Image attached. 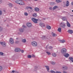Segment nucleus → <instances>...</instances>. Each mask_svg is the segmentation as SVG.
I'll return each instance as SVG.
<instances>
[{
    "instance_id": "nucleus-7",
    "label": "nucleus",
    "mask_w": 73,
    "mask_h": 73,
    "mask_svg": "<svg viewBox=\"0 0 73 73\" xmlns=\"http://www.w3.org/2000/svg\"><path fill=\"white\" fill-rule=\"evenodd\" d=\"M15 51L16 52H20L21 51V49L19 48H16L15 49Z\"/></svg>"
},
{
    "instance_id": "nucleus-60",
    "label": "nucleus",
    "mask_w": 73,
    "mask_h": 73,
    "mask_svg": "<svg viewBox=\"0 0 73 73\" xmlns=\"http://www.w3.org/2000/svg\"><path fill=\"white\" fill-rule=\"evenodd\" d=\"M15 72L16 73H19V72H18L17 71H15Z\"/></svg>"
},
{
    "instance_id": "nucleus-58",
    "label": "nucleus",
    "mask_w": 73,
    "mask_h": 73,
    "mask_svg": "<svg viewBox=\"0 0 73 73\" xmlns=\"http://www.w3.org/2000/svg\"><path fill=\"white\" fill-rule=\"evenodd\" d=\"M18 35H21V33H20V32H19L18 33Z\"/></svg>"
},
{
    "instance_id": "nucleus-59",
    "label": "nucleus",
    "mask_w": 73,
    "mask_h": 73,
    "mask_svg": "<svg viewBox=\"0 0 73 73\" xmlns=\"http://www.w3.org/2000/svg\"><path fill=\"white\" fill-rule=\"evenodd\" d=\"M71 5H73V2H72L71 3Z\"/></svg>"
},
{
    "instance_id": "nucleus-25",
    "label": "nucleus",
    "mask_w": 73,
    "mask_h": 73,
    "mask_svg": "<svg viewBox=\"0 0 73 73\" xmlns=\"http://www.w3.org/2000/svg\"><path fill=\"white\" fill-rule=\"evenodd\" d=\"M56 3H59L61 2V0H56Z\"/></svg>"
},
{
    "instance_id": "nucleus-32",
    "label": "nucleus",
    "mask_w": 73,
    "mask_h": 73,
    "mask_svg": "<svg viewBox=\"0 0 73 73\" xmlns=\"http://www.w3.org/2000/svg\"><path fill=\"white\" fill-rule=\"evenodd\" d=\"M51 64H52V65H55V64H56V62H50Z\"/></svg>"
},
{
    "instance_id": "nucleus-6",
    "label": "nucleus",
    "mask_w": 73,
    "mask_h": 73,
    "mask_svg": "<svg viewBox=\"0 0 73 73\" xmlns=\"http://www.w3.org/2000/svg\"><path fill=\"white\" fill-rule=\"evenodd\" d=\"M0 44L3 46H7L6 43L4 42H0Z\"/></svg>"
},
{
    "instance_id": "nucleus-5",
    "label": "nucleus",
    "mask_w": 73,
    "mask_h": 73,
    "mask_svg": "<svg viewBox=\"0 0 73 73\" xmlns=\"http://www.w3.org/2000/svg\"><path fill=\"white\" fill-rule=\"evenodd\" d=\"M0 44L3 46H7L6 43L4 42H0Z\"/></svg>"
},
{
    "instance_id": "nucleus-64",
    "label": "nucleus",
    "mask_w": 73,
    "mask_h": 73,
    "mask_svg": "<svg viewBox=\"0 0 73 73\" xmlns=\"http://www.w3.org/2000/svg\"><path fill=\"white\" fill-rule=\"evenodd\" d=\"M72 12H73V10H72Z\"/></svg>"
},
{
    "instance_id": "nucleus-16",
    "label": "nucleus",
    "mask_w": 73,
    "mask_h": 73,
    "mask_svg": "<svg viewBox=\"0 0 73 73\" xmlns=\"http://www.w3.org/2000/svg\"><path fill=\"white\" fill-rule=\"evenodd\" d=\"M63 21H66V18L65 17H63L62 18Z\"/></svg>"
},
{
    "instance_id": "nucleus-55",
    "label": "nucleus",
    "mask_w": 73,
    "mask_h": 73,
    "mask_svg": "<svg viewBox=\"0 0 73 73\" xmlns=\"http://www.w3.org/2000/svg\"><path fill=\"white\" fill-rule=\"evenodd\" d=\"M70 15L71 17H73V15H71L70 14Z\"/></svg>"
},
{
    "instance_id": "nucleus-38",
    "label": "nucleus",
    "mask_w": 73,
    "mask_h": 73,
    "mask_svg": "<svg viewBox=\"0 0 73 73\" xmlns=\"http://www.w3.org/2000/svg\"><path fill=\"white\" fill-rule=\"evenodd\" d=\"M19 42H20L19 41L17 40L15 41V43L16 44H18V43H19Z\"/></svg>"
},
{
    "instance_id": "nucleus-57",
    "label": "nucleus",
    "mask_w": 73,
    "mask_h": 73,
    "mask_svg": "<svg viewBox=\"0 0 73 73\" xmlns=\"http://www.w3.org/2000/svg\"><path fill=\"white\" fill-rule=\"evenodd\" d=\"M29 7H26V8H27V9H29Z\"/></svg>"
},
{
    "instance_id": "nucleus-12",
    "label": "nucleus",
    "mask_w": 73,
    "mask_h": 73,
    "mask_svg": "<svg viewBox=\"0 0 73 73\" xmlns=\"http://www.w3.org/2000/svg\"><path fill=\"white\" fill-rule=\"evenodd\" d=\"M24 31H25V30L23 28H21L19 29V31L21 33H23Z\"/></svg>"
},
{
    "instance_id": "nucleus-26",
    "label": "nucleus",
    "mask_w": 73,
    "mask_h": 73,
    "mask_svg": "<svg viewBox=\"0 0 73 73\" xmlns=\"http://www.w3.org/2000/svg\"><path fill=\"white\" fill-rule=\"evenodd\" d=\"M58 32H61V28H59L58 29Z\"/></svg>"
},
{
    "instance_id": "nucleus-63",
    "label": "nucleus",
    "mask_w": 73,
    "mask_h": 73,
    "mask_svg": "<svg viewBox=\"0 0 73 73\" xmlns=\"http://www.w3.org/2000/svg\"><path fill=\"white\" fill-rule=\"evenodd\" d=\"M35 1H37V0H34Z\"/></svg>"
},
{
    "instance_id": "nucleus-46",
    "label": "nucleus",
    "mask_w": 73,
    "mask_h": 73,
    "mask_svg": "<svg viewBox=\"0 0 73 73\" xmlns=\"http://www.w3.org/2000/svg\"><path fill=\"white\" fill-rule=\"evenodd\" d=\"M66 7H68V6H69V4L66 3Z\"/></svg>"
},
{
    "instance_id": "nucleus-47",
    "label": "nucleus",
    "mask_w": 73,
    "mask_h": 73,
    "mask_svg": "<svg viewBox=\"0 0 73 73\" xmlns=\"http://www.w3.org/2000/svg\"><path fill=\"white\" fill-rule=\"evenodd\" d=\"M31 57H35V56L33 54L32 55Z\"/></svg>"
},
{
    "instance_id": "nucleus-62",
    "label": "nucleus",
    "mask_w": 73,
    "mask_h": 73,
    "mask_svg": "<svg viewBox=\"0 0 73 73\" xmlns=\"http://www.w3.org/2000/svg\"><path fill=\"white\" fill-rule=\"evenodd\" d=\"M3 11L4 12H5V10H3Z\"/></svg>"
},
{
    "instance_id": "nucleus-31",
    "label": "nucleus",
    "mask_w": 73,
    "mask_h": 73,
    "mask_svg": "<svg viewBox=\"0 0 73 73\" xmlns=\"http://www.w3.org/2000/svg\"><path fill=\"white\" fill-rule=\"evenodd\" d=\"M8 5L10 7H12V4L11 3H9Z\"/></svg>"
},
{
    "instance_id": "nucleus-39",
    "label": "nucleus",
    "mask_w": 73,
    "mask_h": 73,
    "mask_svg": "<svg viewBox=\"0 0 73 73\" xmlns=\"http://www.w3.org/2000/svg\"><path fill=\"white\" fill-rule=\"evenodd\" d=\"M4 54V53L2 52H0V55H2L3 56Z\"/></svg>"
},
{
    "instance_id": "nucleus-29",
    "label": "nucleus",
    "mask_w": 73,
    "mask_h": 73,
    "mask_svg": "<svg viewBox=\"0 0 73 73\" xmlns=\"http://www.w3.org/2000/svg\"><path fill=\"white\" fill-rule=\"evenodd\" d=\"M3 27H2L1 26H0V32H1L3 31Z\"/></svg>"
},
{
    "instance_id": "nucleus-35",
    "label": "nucleus",
    "mask_w": 73,
    "mask_h": 73,
    "mask_svg": "<svg viewBox=\"0 0 73 73\" xmlns=\"http://www.w3.org/2000/svg\"><path fill=\"white\" fill-rule=\"evenodd\" d=\"M50 73H56V72L53 71V70H51L50 71Z\"/></svg>"
},
{
    "instance_id": "nucleus-42",
    "label": "nucleus",
    "mask_w": 73,
    "mask_h": 73,
    "mask_svg": "<svg viewBox=\"0 0 73 73\" xmlns=\"http://www.w3.org/2000/svg\"><path fill=\"white\" fill-rule=\"evenodd\" d=\"M46 38V37L45 36H43L42 37V38Z\"/></svg>"
},
{
    "instance_id": "nucleus-50",
    "label": "nucleus",
    "mask_w": 73,
    "mask_h": 73,
    "mask_svg": "<svg viewBox=\"0 0 73 73\" xmlns=\"http://www.w3.org/2000/svg\"><path fill=\"white\" fill-rule=\"evenodd\" d=\"M66 4H69V2L68 1H67L66 2Z\"/></svg>"
},
{
    "instance_id": "nucleus-17",
    "label": "nucleus",
    "mask_w": 73,
    "mask_h": 73,
    "mask_svg": "<svg viewBox=\"0 0 73 73\" xmlns=\"http://www.w3.org/2000/svg\"><path fill=\"white\" fill-rule=\"evenodd\" d=\"M67 27H70V23L68 22V21H67Z\"/></svg>"
},
{
    "instance_id": "nucleus-61",
    "label": "nucleus",
    "mask_w": 73,
    "mask_h": 73,
    "mask_svg": "<svg viewBox=\"0 0 73 73\" xmlns=\"http://www.w3.org/2000/svg\"><path fill=\"white\" fill-rule=\"evenodd\" d=\"M43 20H45V18H43Z\"/></svg>"
},
{
    "instance_id": "nucleus-24",
    "label": "nucleus",
    "mask_w": 73,
    "mask_h": 73,
    "mask_svg": "<svg viewBox=\"0 0 73 73\" xmlns=\"http://www.w3.org/2000/svg\"><path fill=\"white\" fill-rule=\"evenodd\" d=\"M58 7L56 6H55L54 7H53V10H55L56 8H58Z\"/></svg>"
},
{
    "instance_id": "nucleus-48",
    "label": "nucleus",
    "mask_w": 73,
    "mask_h": 73,
    "mask_svg": "<svg viewBox=\"0 0 73 73\" xmlns=\"http://www.w3.org/2000/svg\"><path fill=\"white\" fill-rule=\"evenodd\" d=\"M21 52L22 53H24V50H21Z\"/></svg>"
},
{
    "instance_id": "nucleus-54",
    "label": "nucleus",
    "mask_w": 73,
    "mask_h": 73,
    "mask_svg": "<svg viewBox=\"0 0 73 73\" xmlns=\"http://www.w3.org/2000/svg\"><path fill=\"white\" fill-rule=\"evenodd\" d=\"M38 67L37 66H36L35 67V69H37Z\"/></svg>"
},
{
    "instance_id": "nucleus-4",
    "label": "nucleus",
    "mask_w": 73,
    "mask_h": 73,
    "mask_svg": "<svg viewBox=\"0 0 73 73\" xmlns=\"http://www.w3.org/2000/svg\"><path fill=\"white\" fill-rule=\"evenodd\" d=\"M31 44L34 47H36L37 46V43L36 42L33 41L32 42Z\"/></svg>"
},
{
    "instance_id": "nucleus-18",
    "label": "nucleus",
    "mask_w": 73,
    "mask_h": 73,
    "mask_svg": "<svg viewBox=\"0 0 73 73\" xmlns=\"http://www.w3.org/2000/svg\"><path fill=\"white\" fill-rule=\"evenodd\" d=\"M59 41H60L61 43H64V42H65V40H60Z\"/></svg>"
},
{
    "instance_id": "nucleus-34",
    "label": "nucleus",
    "mask_w": 73,
    "mask_h": 73,
    "mask_svg": "<svg viewBox=\"0 0 73 73\" xmlns=\"http://www.w3.org/2000/svg\"><path fill=\"white\" fill-rule=\"evenodd\" d=\"M22 42H23L25 43L26 42V40H25V39H23L22 40Z\"/></svg>"
},
{
    "instance_id": "nucleus-51",
    "label": "nucleus",
    "mask_w": 73,
    "mask_h": 73,
    "mask_svg": "<svg viewBox=\"0 0 73 73\" xmlns=\"http://www.w3.org/2000/svg\"><path fill=\"white\" fill-rule=\"evenodd\" d=\"M63 73H67V72H65V71H63Z\"/></svg>"
},
{
    "instance_id": "nucleus-21",
    "label": "nucleus",
    "mask_w": 73,
    "mask_h": 73,
    "mask_svg": "<svg viewBox=\"0 0 73 73\" xmlns=\"http://www.w3.org/2000/svg\"><path fill=\"white\" fill-rule=\"evenodd\" d=\"M69 59L72 62H73V58L72 57H69Z\"/></svg>"
},
{
    "instance_id": "nucleus-2",
    "label": "nucleus",
    "mask_w": 73,
    "mask_h": 73,
    "mask_svg": "<svg viewBox=\"0 0 73 73\" xmlns=\"http://www.w3.org/2000/svg\"><path fill=\"white\" fill-rule=\"evenodd\" d=\"M31 20H32L33 21L34 23H35V24H37L38 23L37 21H38V19H36L35 18H31Z\"/></svg>"
},
{
    "instance_id": "nucleus-30",
    "label": "nucleus",
    "mask_w": 73,
    "mask_h": 73,
    "mask_svg": "<svg viewBox=\"0 0 73 73\" xmlns=\"http://www.w3.org/2000/svg\"><path fill=\"white\" fill-rule=\"evenodd\" d=\"M52 36H53V37H56V36H57V34H56L55 33H53L52 34Z\"/></svg>"
},
{
    "instance_id": "nucleus-14",
    "label": "nucleus",
    "mask_w": 73,
    "mask_h": 73,
    "mask_svg": "<svg viewBox=\"0 0 73 73\" xmlns=\"http://www.w3.org/2000/svg\"><path fill=\"white\" fill-rule=\"evenodd\" d=\"M39 25L41 27H43L45 26V25H44V24L43 23H39Z\"/></svg>"
},
{
    "instance_id": "nucleus-10",
    "label": "nucleus",
    "mask_w": 73,
    "mask_h": 73,
    "mask_svg": "<svg viewBox=\"0 0 73 73\" xmlns=\"http://www.w3.org/2000/svg\"><path fill=\"white\" fill-rule=\"evenodd\" d=\"M10 42L11 44H14V41H13V39L12 38H10Z\"/></svg>"
},
{
    "instance_id": "nucleus-23",
    "label": "nucleus",
    "mask_w": 73,
    "mask_h": 73,
    "mask_svg": "<svg viewBox=\"0 0 73 73\" xmlns=\"http://www.w3.org/2000/svg\"><path fill=\"white\" fill-rule=\"evenodd\" d=\"M45 67H46V69H47L48 72H49V66H45Z\"/></svg>"
},
{
    "instance_id": "nucleus-36",
    "label": "nucleus",
    "mask_w": 73,
    "mask_h": 73,
    "mask_svg": "<svg viewBox=\"0 0 73 73\" xmlns=\"http://www.w3.org/2000/svg\"><path fill=\"white\" fill-rule=\"evenodd\" d=\"M27 57L29 58H31L32 57V56L31 55H29L27 56Z\"/></svg>"
},
{
    "instance_id": "nucleus-40",
    "label": "nucleus",
    "mask_w": 73,
    "mask_h": 73,
    "mask_svg": "<svg viewBox=\"0 0 73 73\" xmlns=\"http://www.w3.org/2000/svg\"><path fill=\"white\" fill-rule=\"evenodd\" d=\"M24 14H25V15L26 16H28V14L27 12L25 13Z\"/></svg>"
},
{
    "instance_id": "nucleus-37",
    "label": "nucleus",
    "mask_w": 73,
    "mask_h": 73,
    "mask_svg": "<svg viewBox=\"0 0 73 73\" xmlns=\"http://www.w3.org/2000/svg\"><path fill=\"white\" fill-rule=\"evenodd\" d=\"M3 69V67L2 66H0V71H1V70H2Z\"/></svg>"
},
{
    "instance_id": "nucleus-53",
    "label": "nucleus",
    "mask_w": 73,
    "mask_h": 73,
    "mask_svg": "<svg viewBox=\"0 0 73 73\" xmlns=\"http://www.w3.org/2000/svg\"><path fill=\"white\" fill-rule=\"evenodd\" d=\"M23 28H25L26 26H25L24 25H23Z\"/></svg>"
},
{
    "instance_id": "nucleus-49",
    "label": "nucleus",
    "mask_w": 73,
    "mask_h": 73,
    "mask_svg": "<svg viewBox=\"0 0 73 73\" xmlns=\"http://www.w3.org/2000/svg\"><path fill=\"white\" fill-rule=\"evenodd\" d=\"M29 8L30 9H31V10H32V9H33V8H32V7H29Z\"/></svg>"
},
{
    "instance_id": "nucleus-1",
    "label": "nucleus",
    "mask_w": 73,
    "mask_h": 73,
    "mask_svg": "<svg viewBox=\"0 0 73 73\" xmlns=\"http://www.w3.org/2000/svg\"><path fill=\"white\" fill-rule=\"evenodd\" d=\"M67 50L65 48H63L61 50V52L62 54H65L66 53V52Z\"/></svg>"
},
{
    "instance_id": "nucleus-41",
    "label": "nucleus",
    "mask_w": 73,
    "mask_h": 73,
    "mask_svg": "<svg viewBox=\"0 0 73 73\" xmlns=\"http://www.w3.org/2000/svg\"><path fill=\"white\" fill-rule=\"evenodd\" d=\"M49 48L50 49H53V47L52 46H50L49 47Z\"/></svg>"
},
{
    "instance_id": "nucleus-43",
    "label": "nucleus",
    "mask_w": 73,
    "mask_h": 73,
    "mask_svg": "<svg viewBox=\"0 0 73 73\" xmlns=\"http://www.w3.org/2000/svg\"><path fill=\"white\" fill-rule=\"evenodd\" d=\"M46 53L48 55L50 54V52H46Z\"/></svg>"
},
{
    "instance_id": "nucleus-22",
    "label": "nucleus",
    "mask_w": 73,
    "mask_h": 73,
    "mask_svg": "<svg viewBox=\"0 0 73 73\" xmlns=\"http://www.w3.org/2000/svg\"><path fill=\"white\" fill-rule=\"evenodd\" d=\"M25 4V3L24 2H23V1H21V2L20 5H24Z\"/></svg>"
},
{
    "instance_id": "nucleus-8",
    "label": "nucleus",
    "mask_w": 73,
    "mask_h": 73,
    "mask_svg": "<svg viewBox=\"0 0 73 73\" xmlns=\"http://www.w3.org/2000/svg\"><path fill=\"white\" fill-rule=\"evenodd\" d=\"M27 27H29V28H30V27H31L32 26V24L31 23H28L27 24Z\"/></svg>"
},
{
    "instance_id": "nucleus-56",
    "label": "nucleus",
    "mask_w": 73,
    "mask_h": 73,
    "mask_svg": "<svg viewBox=\"0 0 73 73\" xmlns=\"http://www.w3.org/2000/svg\"><path fill=\"white\" fill-rule=\"evenodd\" d=\"M2 3V0H0V4H1Z\"/></svg>"
},
{
    "instance_id": "nucleus-9",
    "label": "nucleus",
    "mask_w": 73,
    "mask_h": 73,
    "mask_svg": "<svg viewBox=\"0 0 73 73\" xmlns=\"http://www.w3.org/2000/svg\"><path fill=\"white\" fill-rule=\"evenodd\" d=\"M21 1L20 0H17L15 1V2L16 3H17V4H18L20 5V3H21Z\"/></svg>"
},
{
    "instance_id": "nucleus-20",
    "label": "nucleus",
    "mask_w": 73,
    "mask_h": 73,
    "mask_svg": "<svg viewBox=\"0 0 73 73\" xmlns=\"http://www.w3.org/2000/svg\"><path fill=\"white\" fill-rule=\"evenodd\" d=\"M52 56H53V57H56V56H57V54L56 53H52Z\"/></svg>"
},
{
    "instance_id": "nucleus-28",
    "label": "nucleus",
    "mask_w": 73,
    "mask_h": 73,
    "mask_svg": "<svg viewBox=\"0 0 73 73\" xmlns=\"http://www.w3.org/2000/svg\"><path fill=\"white\" fill-rule=\"evenodd\" d=\"M46 28L48 29H51V27L50 26H47L46 27Z\"/></svg>"
},
{
    "instance_id": "nucleus-3",
    "label": "nucleus",
    "mask_w": 73,
    "mask_h": 73,
    "mask_svg": "<svg viewBox=\"0 0 73 73\" xmlns=\"http://www.w3.org/2000/svg\"><path fill=\"white\" fill-rule=\"evenodd\" d=\"M66 24L64 23H61L60 24V27L62 28H65V27H66Z\"/></svg>"
},
{
    "instance_id": "nucleus-19",
    "label": "nucleus",
    "mask_w": 73,
    "mask_h": 73,
    "mask_svg": "<svg viewBox=\"0 0 73 73\" xmlns=\"http://www.w3.org/2000/svg\"><path fill=\"white\" fill-rule=\"evenodd\" d=\"M35 11H36V12H37V11H39V9L38 8L36 7L35 8Z\"/></svg>"
},
{
    "instance_id": "nucleus-13",
    "label": "nucleus",
    "mask_w": 73,
    "mask_h": 73,
    "mask_svg": "<svg viewBox=\"0 0 73 73\" xmlns=\"http://www.w3.org/2000/svg\"><path fill=\"white\" fill-rule=\"evenodd\" d=\"M62 69L63 70H68V67L66 66H64L62 67Z\"/></svg>"
},
{
    "instance_id": "nucleus-44",
    "label": "nucleus",
    "mask_w": 73,
    "mask_h": 73,
    "mask_svg": "<svg viewBox=\"0 0 73 73\" xmlns=\"http://www.w3.org/2000/svg\"><path fill=\"white\" fill-rule=\"evenodd\" d=\"M2 12L1 11H0V15H2Z\"/></svg>"
},
{
    "instance_id": "nucleus-45",
    "label": "nucleus",
    "mask_w": 73,
    "mask_h": 73,
    "mask_svg": "<svg viewBox=\"0 0 73 73\" xmlns=\"http://www.w3.org/2000/svg\"><path fill=\"white\" fill-rule=\"evenodd\" d=\"M16 71H15V70H13L12 72H11V73H16L15 72Z\"/></svg>"
},
{
    "instance_id": "nucleus-52",
    "label": "nucleus",
    "mask_w": 73,
    "mask_h": 73,
    "mask_svg": "<svg viewBox=\"0 0 73 73\" xmlns=\"http://www.w3.org/2000/svg\"><path fill=\"white\" fill-rule=\"evenodd\" d=\"M50 9V10H52V7H50L49 8Z\"/></svg>"
},
{
    "instance_id": "nucleus-11",
    "label": "nucleus",
    "mask_w": 73,
    "mask_h": 73,
    "mask_svg": "<svg viewBox=\"0 0 73 73\" xmlns=\"http://www.w3.org/2000/svg\"><path fill=\"white\" fill-rule=\"evenodd\" d=\"M63 56L65 57H66V58H67V57H68L69 56V54L67 53H66L65 54H64L63 55Z\"/></svg>"
},
{
    "instance_id": "nucleus-33",
    "label": "nucleus",
    "mask_w": 73,
    "mask_h": 73,
    "mask_svg": "<svg viewBox=\"0 0 73 73\" xmlns=\"http://www.w3.org/2000/svg\"><path fill=\"white\" fill-rule=\"evenodd\" d=\"M33 16L34 17H36L37 16V14L35 13L34 15H33Z\"/></svg>"
},
{
    "instance_id": "nucleus-15",
    "label": "nucleus",
    "mask_w": 73,
    "mask_h": 73,
    "mask_svg": "<svg viewBox=\"0 0 73 73\" xmlns=\"http://www.w3.org/2000/svg\"><path fill=\"white\" fill-rule=\"evenodd\" d=\"M68 32L70 34H72L73 33V30H69L68 31Z\"/></svg>"
},
{
    "instance_id": "nucleus-27",
    "label": "nucleus",
    "mask_w": 73,
    "mask_h": 73,
    "mask_svg": "<svg viewBox=\"0 0 73 73\" xmlns=\"http://www.w3.org/2000/svg\"><path fill=\"white\" fill-rule=\"evenodd\" d=\"M50 4L51 5H55V3H54V2L50 3Z\"/></svg>"
}]
</instances>
